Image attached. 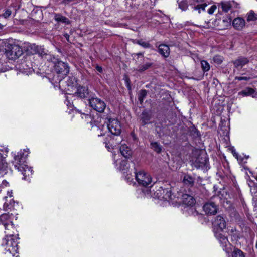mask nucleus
<instances>
[{"label":"nucleus","instance_id":"nucleus-35","mask_svg":"<svg viewBox=\"0 0 257 257\" xmlns=\"http://www.w3.org/2000/svg\"><path fill=\"white\" fill-rule=\"evenodd\" d=\"M170 55V48L165 44H162V55L164 57H167Z\"/></svg>","mask_w":257,"mask_h":257},{"label":"nucleus","instance_id":"nucleus-21","mask_svg":"<svg viewBox=\"0 0 257 257\" xmlns=\"http://www.w3.org/2000/svg\"><path fill=\"white\" fill-rule=\"evenodd\" d=\"M119 151L121 154L125 158L128 159L132 156V151L131 149L126 145H121L119 148Z\"/></svg>","mask_w":257,"mask_h":257},{"label":"nucleus","instance_id":"nucleus-61","mask_svg":"<svg viewBox=\"0 0 257 257\" xmlns=\"http://www.w3.org/2000/svg\"><path fill=\"white\" fill-rule=\"evenodd\" d=\"M128 175L127 174L126 176V179L128 181H132L133 180L132 178H130L129 177H128Z\"/></svg>","mask_w":257,"mask_h":257},{"label":"nucleus","instance_id":"nucleus-6","mask_svg":"<svg viewBox=\"0 0 257 257\" xmlns=\"http://www.w3.org/2000/svg\"><path fill=\"white\" fill-rule=\"evenodd\" d=\"M29 154V149L26 148L21 150L14 156L12 164L15 169H17L27 163V158Z\"/></svg>","mask_w":257,"mask_h":257},{"label":"nucleus","instance_id":"nucleus-38","mask_svg":"<svg viewBox=\"0 0 257 257\" xmlns=\"http://www.w3.org/2000/svg\"><path fill=\"white\" fill-rule=\"evenodd\" d=\"M232 257H245L244 253L238 248H235L231 255Z\"/></svg>","mask_w":257,"mask_h":257},{"label":"nucleus","instance_id":"nucleus-8","mask_svg":"<svg viewBox=\"0 0 257 257\" xmlns=\"http://www.w3.org/2000/svg\"><path fill=\"white\" fill-rule=\"evenodd\" d=\"M230 17H218L211 19L209 21V26L216 28L218 30H224L230 26Z\"/></svg>","mask_w":257,"mask_h":257},{"label":"nucleus","instance_id":"nucleus-9","mask_svg":"<svg viewBox=\"0 0 257 257\" xmlns=\"http://www.w3.org/2000/svg\"><path fill=\"white\" fill-rule=\"evenodd\" d=\"M23 53L22 48L18 45H10L5 51V55L10 60H16Z\"/></svg>","mask_w":257,"mask_h":257},{"label":"nucleus","instance_id":"nucleus-14","mask_svg":"<svg viewBox=\"0 0 257 257\" xmlns=\"http://www.w3.org/2000/svg\"><path fill=\"white\" fill-rule=\"evenodd\" d=\"M91 92L89 91L87 86L78 85L76 87V91L74 93V96L83 99L91 98Z\"/></svg>","mask_w":257,"mask_h":257},{"label":"nucleus","instance_id":"nucleus-42","mask_svg":"<svg viewBox=\"0 0 257 257\" xmlns=\"http://www.w3.org/2000/svg\"><path fill=\"white\" fill-rule=\"evenodd\" d=\"M207 6V5L204 3L201 5H198L197 6L194 7V10H198L199 13H201V11H205V8Z\"/></svg>","mask_w":257,"mask_h":257},{"label":"nucleus","instance_id":"nucleus-63","mask_svg":"<svg viewBox=\"0 0 257 257\" xmlns=\"http://www.w3.org/2000/svg\"><path fill=\"white\" fill-rule=\"evenodd\" d=\"M64 23L67 24H69L70 23V22L69 19H68V22H67V20H64Z\"/></svg>","mask_w":257,"mask_h":257},{"label":"nucleus","instance_id":"nucleus-26","mask_svg":"<svg viewBox=\"0 0 257 257\" xmlns=\"http://www.w3.org/2000/svg\"><path fill=\"white\" fill-rule=\"evenodd\" d=\"M149 86L151 87L152 93L154 94L155 96L157 97V96L161 94V85L151 83L150 84L146 85V87L149 88Z\"/></svg>","mask_w":257,"mask_h":257},{"label":"nucleus","instance_id":"nucleus-56","mask_svg":"<svg viewBox=\"0 0 257 257\" xmlns=\"http://www.w3.org/2000/svg\"><path fill=\"white\" fill-rule=\"evenodd\" d=\"M255 13L252 10L250 11L247 14L246 16H254Z\"/></svg>","mask_w":257,"mask_h":257},{"label":"nucleus","instance_id":"nucleus-64","mask_svg":"<svg viewBox=\"0 0 257 257\" xmlns=\"http://www.w3.org/2000/svg\"><path fill=\"white\" fill-rule=\"evenodd\" d=\"M159 0H154V4H153L152 5H155V3H156V1H158Z\"/></svg>","mask_w":257,"mask_h":257},{"label":"nucleus","instance_id":"nucleus-39","mask_svg":"<svg viewBox=\"0 0 257 257\" xmlns=\"http://www.w3.org/2000/svg\"><path fill=\"white\" fill-rule=\"evenodd\" d=\"M137 43L144 48H149L151 47V44L148 42L144 41L142 39L138 40Z\"/></svg>","mask_w":257,"mask_h":257},{"label":"nucleus","instance_id":"nucleus-15","mask_svg":"<svg viewBox=\"0 0 257 257\" xmlns=\"http://www.w3.org/2000/svg\"><path fill=\"white\" fill-rule=\"evenodd\" d=\"M23 175V179L29 181L33 174V168L29 167L27 163L17 169Z\"/></svg>","mask_w":257,"mask_h":257},{"label":"nucleus","instance_id":"nucleus-32","mask_svg":"<svg viewBox=\"0 0 257 257\" xmlns=\"http://www.w3.org/2000/svg\"><path fill=\"white\" fill-rule=\"evenodd\" d=\"M101 119V118H97V120H92L94 125L97 126L98 128H99L101 130V133L100 134H99L98 135V137L100 136H103L105 135V133L103 132V127L104 126V124H102L100 121H98V119Z\"/></svg>","mask_w":257,"mask_h":257},{"label":"nucleus","instance_id":"nucleus-3","mask_svg":"<svg viewBox=\"0 0 257 257\" xmlns=\"http://www.w3.org/2000/svg\"><path fill=\"white\" fill-rule=\"evenodd\" d=\"M52 62L54 64V71L48 75V78L51 83L57 84L68 74L69 67L68 64L53 57Z\"/></svg>","mask_w":257,"mask_h":257},{"label":"nucleus","instance_id":"nucleus-29","mask_svg":"<svg viewBox=\"0 0 257 257\" xmlns=\"http://www.w3.org/2000/svg\"><path fill=\"white\" fill-rule=\"evenodd\" d=\"M153 63L150 62H147L144 64L139 65L138 67L137 71L139 72H143L150 68L153 65Z\"/></svg>","mask_w":257,"mask_h":257},{"label":"nucleus","instance_id":"nucleus-11","mask_svg":"<svg viewBox=\"0 0 257 257\" xmlns=\"http://www.w3.org/2000/svg\"><path fill=\"white\" fill-rule=\"evenodd\" d=\"M21 206L18 202L14 201L13 199H11L9 202L7 201L4 204V210L7 213L10 212V214L15 213V216H18L19 211L21 209Z\"/></svg>","mask_w":257,"mask_h":257},{"label":"nucleus","instance_id":"nucleus-40","mask_svg":"<svg viewBox=\"0 0 257 257\" xmlns=\"http://www.w3.org/2000/svg\"><path fill=\"white\" fill-rule=\"evenodd\" d=\"M165 193V194L163 197V199H164L166 201H169L170 200L172 199L171 198V190H168V189H164L163 190V193Z\"/></svg>","mask_w":257,"mask_h":257},{"label":"nucleus","instance_id":"nucleus-50","mask_svg":"<svg viewBox=\"0 0 257 257\" xmlns=\"http://www.w3.org/2000/svg\"><path fill=\"white\" fill-rule=\"evenodd\" d=\"M235 79L238 80L239 81H241V80L247 81L250 79V78L248 77H241V76L237 77H237H235Z\"/></svg>","mask_w":257,"mask_h":257},{"label":"nucleus","instance_id":"nucleus-60","mask_svg":"<svg viewBox=\"0 0 257 257\" xmlns=\"http://www.w3.org/2000/svg\"><path fill=\"white\" fill-rule=\"evenodd\" d=\"M156 130L158 134H159V132L161 131V128L159 127L158 126H156ZM159 136H160V134H159Z\"/></svg>","mask_w":257,"mask_h":257},{"label":"nucleus","instance_id":"nucleus-58","mask_svg":"<svg viewBox=\"0 0 257 257\" xmlns=\"http://www.w3.org/2000/svg\"><path fill=\"white\" fill-rule=\"evenodd\" d=\"M65 38L67 39L68 42H69V35L67 33H66L64 35Z\"/></svg>","mask_w":257,"mask_h":257},{"label":"nucleus","instance_id":"nucleus-49","mask_svg":"<svg viewBox=\"0 0 257 257\" xmlns=\"http://www.w3.org/2000/svg\"><path fill=\"white\" fill-rule=\"evenodd\" d=\"M55 20L58 22H62L64 23V20L68 21V19L67 17H55Z\"/></svg>","mask_w":257,"mask_h":257},{"label":"nucleus","instance_id":"nucleus-53","mask_svg":"<svg viewBox=\"0 0 257 257\" xmlns=\"http://www.w3.org/2000/svg\"><path fill=\"white\" fill-rule=\"evenodd\" d=\"M12 14L11 10L7 9L6 10L5 13L2 16H10Z\"/></svg>","mask_w":257,"mask_h":257},{"label":"nucleus","instance_id":"nucleus-48","mask_svg":"<svg viewBox=\"0 0 257 257\" xmlns=\"http://www.w3.org/2000/svg\"><path fill=\"white\" fill-rule=\"evenodd\" d=\"M6 157L2 150H0V163H7L6 162Z\"/></svg>","mask_w":257,"mask_h":257},{"label":"nucleus","instance_id":"nucleus-13","mask_svg":"<svg viewBox=\"0 0 257 257\" xmlns=\"http://www.w3.org/2000/svg\"><path fill=\"white\" fill-rule=\"evenodd\" d=\"M215 235L217 240L219 241L223 250L227 253L232 250V246L229 242L227 237L225 236L219 231H215Z\"/></svg>","mask_w":257,"mask_h":257},{"label":"nucleus","instance_id":"nucleus-7","mask_svg":"<svg viewBox=\"0 0 257 257\" xmlns=\"http://www.w3.org/2000/svg\"><path fill=\"white\" fill-rule=\"evenodd\" d=\"M233 1H221L218 3V12L220 15H224L230 12V15L238 16L239 12L238 10H235L233 8Z\"/></svg>","mask_w":257,"mask_h":257},{"label":"nucleus","instance_id":"nucleus-16","mask_svg":"<svg viewBox=\"0 0 257 257\" xmlns=\"http://www.w3.org/2000/svg\"><path fill=\"white\" fill-rule=\"evenodd\" d=\"M203 210L207 215H215L218 210V206L213 202L206 203L203 207Z\"/></svg>","mask_w":257,"mask_h":257},{"label":"nucleus","instance_id":"nucleus-57","mask_svg":"<svg viewBox=\"0 0 257 257\" xmlns=\"http://www.w3.org/2000/svg\"><path fill=\"white\" fill-rule=\"evenodd\" d=\"M257 20V17H248V19H247V20L250 21H255Z\"/></svg>","mask_w":257,"mask_h":257},{"label":"nucleus","instance_id":"nucleus-46","mask_svg":"<svg viewBox=\"0 0 257 257\" xmlns=\"http://www.w3.org/2000/svg\"><path fill=\"white\" fill-rule=\"evenodd\" d=\"M232 153L233 156L237 159L238 161L240 163L243 161V159L241 158L240 156L238 155V154L236 152L235 149L232 150Z\"/></svg>","mask_w":257,"mask_h":257},{"label":"nucleus","instance_id":"nucleus-59","mask_svg":"<svg viewBox=\"0 0 257 257\" xmlns=\"http://www.w3.org/2000/svg\"><path fill=\"white\" fill-rule=\"evenodd\" d=\"M157 47H158V52L159 53L161 54V44H157Z\"/></svg>","mask_w":257,"mask_h":257},{"label":"nucleus","instance_id":"nucleus-25","mask_svg":"<svg viewBox=\"0 0 257 257\" xmlns=\"http://www.w3.org/2000/svg\"><path fill=\"white\" fill-rule=\"evenodd\" d=\"M182 202L187 206H192L195 203V199L191 195L184 194L182 196Z\"/></svg>","mask_w":257,"mask_h":257},{"label":"nucleus","instance_id":"nucleus-43","mask_svg":"<svg viewBox=\"0 0 257 257\" xmlns=\"http://www.w3.org/2000/svg\"><path fill=\"white\" fill-rule=\"evenodd\" d=\"M201 67L204 71H208L210 69L209 63L205 60H202L201 62Z\"/></svg>","mask_w":257,"mask_h":257},{"label":"nucleus","instance_id":"nucleus-52","mask_svg":"<svg viewBox=\"0 0 257 257\" xmlns=\"http://www.w3.org/2000/svg\"><path fill=\"white\" fill-rule=\"evenodd\" d=\"M95 69L100 73H102L103 72V69L102 66H99L98 64H96L95 66Z\"/></svg>","mask_w":257,"mask_h":257},{"label":"nucleus","instance_id":"nucleus-18","mask_svg":"<svg viewBox=\"0 0 257 257\" xmlns=\"http://www.w3.org/2000/svg\"><path fill=\"white\" fill-rule=\"evenodd\" d=\"M151 115L146 110L143 111L141 115L140 122L142 126H144L151 123Z\"/></svg>","mask_w":257,"mask_h":257},{"label":"nucleus","instance_id":"nucleus-54","mask_svg":"<svg viewBox=\"0 0 257 257\" xmlns=\"http://www.w3.org/2000/svg\"><path fill=\"white\" fill-rule=\"evenodd\" d=\"M131 136L134 141H136L138 140L137 136L134 131L131 132Z\"/></svg>","mask_w":257,"mask_h":257},{"label":"nucleus","instance_id":"nucleus-17","mask_svg":"<svg viewBox=\"0 0 257 257\" xmlns=\"http://www.w3.org/2000/svg\"><path fill=\"white\" fill-rule=\"evenodd\" d=\"M213 225L216 229L222 231L226 228V223L223 216L217 215L213 222Z\"/></svg>","mask_w":257,"mask_h":257},{"label":"nucleus","instance_id":"nucleus-2","mask_svg":"<svg viewBox=\"0 0 257 257\" xmlns=\"http://www.w3.org/2000/svg\"><path fill=\"white\" fill-rule=\"evenodd\" d=\"M5 236L1 242V245L5 250V254L10 257H19V246L18 231L12 233L10 231H5Z\"/></svg>","mask_w":257,"mask_h":257},{"label":"nucleus","instance_id":"nucleus-55","mask_svg":"<svg viewBox=\"0 0 257 257\" xmlns=\"http://www.w3.org/2000/svg\"><path fill=\"white\" fill-rule=\"evenodd\" d=\"M133 55L135 56H138L137 59H138L139 57H141L142 58H144L143 53L139 52V53H134Z\"/></svg>","mask_w":257,"mask_h":257},{"label":"nucleus","instance_id":"nucleus-24","mask_svg":"<svg viewBox=\"0 0 257 257\" xmlns=\"http://www.w3.org/2000/svg\"><path fill=\"white\" fill-rule=\"evenodd\" d=\"M233 26L237 30H241L245 25V21L242 17H236L232 21Z\"/></svg>","mask_w":257,"mask_h":257},{"label":"nucleus","instance_id":"nucleus-10","mask_svg":"<svg viewBox=\"0 0 257 257\" xmlns=\"http://www.w3.org/2000/svg\"><path fill=\"white\" fill-rule=\"evenodd\" d=\"M135 179L139 185L146 187H149L152 182V178L149 174L144 171L135 172Z\"/></svg>","mask_w":257,"mask_h":257},{"label":"nucleus","instance_id":"nucleus-44","mask_svg":"<svg viewBox=\"0 0 257 257\" xmlns=\"http://www.w3.org/2000/svg\"><path fill=\"white\" fill-rule=\"evenodd\" d=\"M179 7L182 11L186 10L188 8V4L185 0H182L180 2L178 3Z\"/></svg>","mask_w":257,"mask_h":257},{"label":"nucleus","instance_id":"nucleus-45","mask_svg":"<svg viewBox=\"0 0 257 257\" xmlns=\"http://www.w3.org/2000/svg\"><path fill=\"white\" fill-rule=\"evenodd\" d=\"M217 8L218 9V3L211 6V7L208 10V13L210 15H212Z\"/></svg>","mask_w":257,"mask_h":257},{"label":"nucleus","instance_id":"nucleus-37","mask_svg":"<svg viewBox=\"0 0 257 257\" xmlns=\"http://www.w3.org/2000/svg\"><path fill=\"white\" fill-rule=\"evenodd\" d=\"M30 49L31 53L33 54H35L40 53V47L36 45L35 44H31L29 46Z\"/></svg>","mask_w":257,"mask_h":257},{"label":"nucleus","instance_id":"nucleus-30","mask_svg":"<svg viewBox=\"0 0 257 257\" xmlns=\"http://www.w3.org/2000/svg\"><path fill=\"white\" fill-rule=\"evenodd\" d=\"M66 82L68 86H76V87H77V86L79 85L77 83V79L73 76H69Z\"/></svg>","mask_w":257,"mask_h":257},{"label":"nucleus","instance_id":"nucleus-1","mask_svg":"<svg viewBox=\"0 0 257 257\" xmlns=\"http://www.w3.org/2000/svg\"><path fill=\"white\" fill-rule=\"evenodd\" d=\"M104 123L106 124L107 128L110 134L107 135L104 139L103 143L107 150L111 151L122 141L121 136L122 127L120 122L117 118L107 117Z\"/></svg>","mask_w":257,"mask_h":257},{"label":"nucleus","instance_id":"nucleus-62","mask_svg":"<svg viewBox=\"0 0 257 257\" xmlns=\"http://www.w3.org/2000/svg\"><path fill=\"white\" fill-rule=\"evenodd\" d=\"M193 1L196 3H202V2H203L205 0H193Z\"/></svg>","mask_w":257,"mask_h":257},{"label":"nucleus","instance_id":"nucleus-4","mask_svg":"<svg viewBox=\"0 0 257 257\" xmlns=\"http://www.w3.org/2000/svg\"><path fill=\"white\" fill-rule=\"evenodd\" d=\"M18 216L14 214L5 213L0 215V224L3 225L5 227V231H10L12 233H17V226L18 225L15 224L14 220H17Z\"/></svg>","mask_w":257,"mask_h":257},{"label":"nucleus","instance_id":"nucleus-27","mask_svg":"<svg viewBox=\"0 0 257 257\" xmlns=\"http://www.w3.org/2000/svg\"><path fill=\"white\" fill-rule=\"evenodd\" d=\"M129 168V164L127 159L121 160L120 162L119 169L124 174L127 173V170Z\"/></svg>","mask_w":257,"mask_h":257},{"label":"nucleus","instance_id":"nucleus-22","mask_svg":"<svg viewBox=\"0 0 257 257\" xmlns=\"http://www.w3.org/2000/svg\"><path fill=\"white\" fill-rule=\"evenodd\" d=\"M238 94L244 97L249 96H250L253 98L257 97V92L254 89L250 87H246L244 90L240 91L238 93Z\"/></svg>","mask_w":257,"mask_h":257},{"label":"nucleus","instance_id":"nucleus-5","mask_svg":"<svg viewBox=\"0 0 257 257\" xmlns=\"http://www.w3.org/2000/svg\"><path fill=\"white\" fill-rule=\"evenodd\" d=\"M8 18H12L11 21H13L15 25H23L27 28H30L31 26L35 25L36 23V20L32 17H27L26 19H13L14 17H4L3 23H0V30H3L8 25V22L9 21Z\"/></svg>","mask_w":257,"mask_h":257},{"label":"nucleus","instance_id":"nucleus-33","mask_svg":"<svg viewBox=\"0 0 257 257\" xmlns=\"http://www.w3.org/2000/svg\"><path fill=\"white\" fill-rule=\"evenodd\" d=\"M194 179L190 175H185L183 178V182L186 185L192 186L194 184Z\"/></svg>","mask_w":257,"mask_h":257},{"label":"nucleus","instance_id":"nucleus-31","mask_svg":"<svg viewBox=\"0 0 257 257\" xmlns=\"http://www.w3.org/2000/svg\"><path fill=\"white\" fill-rule=\"evenodd\" d=\"M123 80L124 81L125 85L130 94L132 92V85L129 76L126 74H124Z\"/></svg>","mask_w":257,"mask_h":257},{"label":"nucleus","instance_id":"nucleus-34","mask_svg":"<svg viewBox=\"0 0 257 257\" xmlns=\"http://www.w3.org/2000/svg\"><path fill=\"white\" fill-rule=\"evenodd\" d=\"M8 163H0V176H4L8 173Z\"/></svg>","mask_w":257,"mask_h":257},{"label":"nucleus","instance_id":"nucleus-12","mask_svg":"<svg viewBox=\"0 0 257 257\" xmlns=\"http://www.w3.org/2000/svg\"><path fill=\"white\" fill-rule=\"evenodd\" d=\"M89 104L93 109L99 113L103 112L106 107L105 102L96 97H91L89 99Z\"/></svg>","mask_w":257,"mask_h":257},{"label":"nucleus","instance_id":"nucleus-41","mask_svg":"<svg viewBox=\"0 0 257 257\" xmlns=\"http://www.w3.org/2000/svg\"><path fill=\"white\" fill-rule=\"evenodd\" d=\"M163 96H165L164 97H163V99H165L168 102H170L172 100L171 96L168 91L166 90H164L162 92V97Z\"/></svg>","mask_w":257,"mask_h":257},{"label":"nucleus","instance_id":"nucleus-47","mask_svg":"<svg viewBox=\"0 0 257 257\" xmlns=\"http://www.w3.org/2000/svg\"><path fill=\"white\" fill-rule=\"evenodd\" d=\"M227 229V232L229 235L234 236L236 234V229L235 228L230 227L228 228Z\"/></svg>","mask_w":257,"mask_h":257},{"label":"nucleus","instance_id":"nucleus-20","mask_svg":"<svg viewBox=\"0 0 257 257\" xmlns=\"http://www.w3.org/2000/svg\"><path fill=\"white\" fill-rule=\"evenodd\" d=\"M150 187H151L152 191L153 192V197L160 200L161 197V186L160 182H156Z\"/></svg>","mask_w":257,"mask_h":257},{"label":"nucleus","instance_id":"nucleus-23","mask_svg":"<svg viewBox=\"0 0 257 257\" xmlns=\"http://www.w3.org/2000/svg\"><path fill=\"white\" fill-rule=\"evenodd\" d=\"M207 161L206 157L198 156L193 164L196 168H199L205 166Z\"/></svg>","mask_w":257,"mask_h":257},{"label":"nucleus","instance_id":"nucleus-19","mask_svg":"<svg viewBox=\"0 0 257 257\" xmlns=\"http://www.w3.org/2000/svg\"><path fill=\"white\" fill-rule=\"evenodd\" d=\"M249 62L248 59L244 57H239L235 60L233 61V64L234 67L237 69H241L244 66L247 64Z\"/></svg>","mask_w":257,"mask_h":257},{"label":"nucleus","instance_id":"nucleus-51","mask_svg":"<svg viewBox=\"0 0 257 257\" xmlns=\"http://www.w3.org/2000/svg\"><path fill=\"white\" fill-rule=\"evenodd\" d=\"M213 60L218 64H220L222 62V58L220 56H216L214 57Z\"/></svg>","mask_w":257,"mask_h":257},{"label":"nucleus","instance_id":"nucleus-28","mask_svg":"<svg viewBox=\"0 0 257 257\" xmlns=\"http://www.w3.org/2000/svg\"><path fill=\"white\" fill-rule=\"evenodd\" d=\"M148 92L146 89L140 90L138 94V99L140 104H142L144 102L145 98L147 96Z\"/></svg>","mask_w":257,"mask_h":257},{"label":"nucleus","instance_id":"nucleus-36","mask_svg":"<svg viewBox=\"0 0 257 257\" xmlns=\"http://www.w3.org/2000/svg\"><path fill=\"white\" fill-rule=\"evenodd\" d=\"M150 147L154 151L158 153H161V146L157 142H152L150 143Z\"/></svg>","mask_w":257,"mask_h":257}]
</instances>
